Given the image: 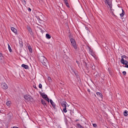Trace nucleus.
Returning <instances> with one entry per match:
<instances>
[{
    "label": "nucleus",
    "instance_id": "obj_12",
    "mask_svg": "<svg viewBox=\"0 0 128 128\" xmlns=\"http://www.w3.org/2000/svg\"><path fill=\"white\" fill-rule=\"evenodd\" d=\"M40 95L42 96V98H48V95H46L44 92L42 93Z\"/></svg>",
    "mask_w": 128,
    "mask_h": 128
},
{
    "label": "nucleus",
    "instance_id": "obj_24",
    "mask_svg": "<svg viewBox=\"0 0 128 128\" xmlns=\"http://www.w3.org/2000/svg\"><path fill=\"white\" fill-rule=\"evenodd\" d=\"M21 1L23 2V4L26 6V0H21Z\"/></svg>",
    "mask_w": 128,
    "mask_h": 128
},
{
    "label": "nucleus",
    "instance_id": "obj_40",
    "mask_svg": "<svg viewBox=\"0 0 128 128\" xmlns=\"http://www.w3.org/2000/svg\"><path fill=\"white\" fill-rule=\"evenodd\" d=\"M34 88H36V87H35Z\"/></svg>",
    "mask_w": 128,
    "mask_h": 128
},
{
    "label": "nucleus",
    "instance_id": "obj_31",
    "mask_svg": "<svg viewBox=\"0 0 128 128\" xmlns=\"http://www.w3.org/2000/svg\"><path fill=\"white\" fill-rule=\"evenodd\" d=\"M65 4L66 5L67 8H70V5L68 4V3H66Z\"/></svg>",
    "mask_w": 128,
    "mask_h": 128
},
{
    "label": "nucleus",
    "instance_id": "obj_34",
    "mask_svg": "<svg viewBox=\"0 0 128 128\" xmlns=\"http://www.w3.org/2000/svg\"><path fill=\"white\" fill-rule=\"evenodd\" d=\"M64 2L65 4L68 3V0H64Z\"/></svg>",
    "mask_w": 128,
    "mask_h": 128
},
{
    "label": "nucleus",
    "instance_id": "obj_22",
    "mask_svg": "<svg viewBox=\"0 0 128 128\" xmlns=\"http://www.w3.org/2000/svg\"><path fill=\"white\" fill-rule=\"evenodd\" d=\"M10 104H11L10 101H8L6 103V106H10Z\"/></svg>",
    "mask_w": 128,
    "mask_h": 128
},
{
    "label": "nucleus",
    "instance_id": "obj_36",
    "mask_svg": "<svg viewBox=\"0 0 128 128\" xmlns=\"http://www.w3.org/2000/svg\"><path fill=\"white\" fill-rule=\"evenodd\" d=\"M1 56H2V54L0 52V58H1Z\"/></svg>",
    "mask_w": 128,
    "mask_h": 128
},
{
    "label": "nucleus",
    "instance_id": "obj_10",
    "mask_svg": "<svg viewBox=\"0 0 128 128\" xmlns=\"http://www.w3.org/2000/svg\"><path fill=\"white\" fill-rule=\"evenodd\" d=\"M90 54H91V56H93V58H94L96 60V56L94 53V51L91 50V51L90 52Z\"/></svg>",
    "mask_w": 128,
    "mask_h": 128
},
{
    "label": "nucleus",
    "instance_id": "obj_42",
    "mask_svg": "<svg viewBox=\"0 0 128 128\" xmlns=\"http://www.w3.org/2000/svg\"><path fill=\"white\" fill-rule=\"evenodd\" d=\"M50 78H49V80H50Z\"/></svg>",
    "mask_w": 128,
    "mask_h": 128
},
{
    "label": "nucleus",
    "instance_id": "obj_9",
    "mask_svg": "<svg viewBox=\"0 0 128 128\" xmlns=\"http://www.w3.org/2000/svg\"><path fill=\"white\" fill-rule=\"evenodd\" d=\"M41 102L43 104L44 106L46 108V106H48V104L46 102V101H44V100H41Z\"/></svg>",
    "mask_w": 128,
    "mask_h": 128
},
{
    "label": "nucleus",
    "instance_id": "obj_26",
    "mask_svg": "<svg viewBox=\"0 0 128 128\" xmlns=\"http://www.w3.org/2000/svg\"><path fill=\"white\" fill-rule=\"evenodd\" d=\"M44 98V100H46V102H50V98H48V96Z\"/></svg>",
    "mask_w": 128,
    "mask_h": 128
},
{
    "label": "nucleus",
    "instance_id": "obj_27",
    "mask_svg": "<svg viewBox=\"0 0 128 128\" xmlns=\"http://www.w3.org/2000/svg\"><path fill=\"white\" fill-rule=\"evenodd\" d=\"M52 106L54 108V110H56V104L53 105Z\"/></svg>",
    "mask_w": 128,
    "mask_h": 128
},
{
    "label": "nucleus",
    "instance_id": "obj_7",
    "mask_svg": "<svg viewBox=\"0 0 128 128\" xmlns=\"http://www.w3.org/2000/svg\"><path fill=\"white\" fill-rule=\"evenodd\" d=\"M1 86H2V88H3V90H8V84H6V83H2L1 84Z\"/></svg>",
    "mask_w": 128,
    "mask_h": 128
},
{
    "label": "nucleus",
    "instance_id": "obj_3",
    "mask_svg": "<svg viewBox=\"0 0 128 128\" xmlns=\"http://www.w3.org/2000/svg\"><path fill=\"white\" fill-rule=\"evenodd\" d=\"M70 42L74 48V50H78V46H76V40L72 38H71L70 39Z\"/></svg>",
    "mask_w": 128,
    "mask_h": 128
},
{
    "label": "nucleus",
    "instance_id": "obj_15",
    "mask_svg": "<svg viewBox=\"0 0 128 128\" xmlns=\"http://www.w3.org/2000/svg\"><path fill=\"white\" fill-rule=\"evenodd\" d=\"M46 38H48V40L50 39V38H52L50 35L48 34H46Z\"/></svg>",
    "mask_w": 128,
    "mask_h": 128
},
{
    "label": "nucleus",
    "instance_id": "obj_5",
    "mask_svg": "<svg viewBox=\"0 0 128 128\" xmlns=\"http://www.w3.org/2000/svg\"><path fill=\"white\" fill-rule=\"evenodd\" d=\"M105 4H107L110 7V10L112 8V3L110 0H105Z\"/></svg>",
    "mask_w": 128,
    "mask_h": 128
},
{
    "label": "nucleus",
    "instance_id": "obj_11",
    "mask_svg": "<svg viewBox=\"0 0 128 128\" xmlns=\"http://www.w3.org/2000/svg\"><path fill=\"white\" fill-rule=\"evenodd\" d=\"M66 102L64 101L62 102V106L63 108H66Z\"/></svg>",
    "mask_w": 128,
    "mask_h": 128
},
{
    "label": "nucleus",
    "instance_id": "obj_28",
    "mask_svg": "<svg viewBox=\"0 0 128 128\" xmlns=\"http://www.w3.org/2000/svg\"><path fill=\"white\" fill-rule=\"evenodd\" d=\"M52 106L54 108V110H56V104L53 105Z\"/></svg>",
    "mask_w": 128,
    "mask_h": 128
},
{
    "label": "nucleus",
    "instance_id": "obj_18",
    "mask_svg": "<svg viewBox=\"0 0 128 128\" xmlns=\"http://www.w3.org/2000/svg\"><path fill=\"white\" fill-rule=\"evenodd\" d=\"M128 111L126 110L124 113V116H128Z\"/></svg>",
    "mask_w": 128,
    "mask_h": 128
},
{
    "label": "nucleus",
    "instance_id": "obj_33",
    "mask_svg": "<svg viewBox=\"0 0 128 128\" xmlns=\"http://www.w3.org/2000/svg\"><path fill=\"white\" fill-rule=\"evenodd\" d=\"M28 11L30 12H32V9L30 8H28Z\"/></svg>",
    "mask_w": 128,
    "mask_h": 128
},
{
    "label": "nucleus",
    "instance_id": "obj_1",
    "mask_svg": "<svg viewBox=\"0 0 128 128\" xmlns=\"http://www.w3.org/2000/svg\"><path fill=\"white\" fill-rule=\"evenodd\" d=\"M38 60L40 62L46 66V68H48V66H50V64L48 63V59L46 58L44 56H39L38 57Z\"/></svg>",
    "mask_w": 128,
    "mask_h": 128
},
{
    "label": "nucleus",
    "instance_id": "obj_23",
    "mask_svg": "<svg viewBox=\"0 0 128 128\" xmlns=\"http://www.w3.org/2000/svg\"><path fill=\"white\" fill-rule=\"evenodd\" d=\"M8 48L10 52H12V48H10V46L9 44H8Z\"/></svg>",
    "mask_w": 128,
    "mask_h": 128
},
{
    "label": "nucleus",
    "instance_id": "obj_39",
    "mask_svg": "<svg viewBox=\"0 0 128 128\" xmlns=\"http://www.w3.org/2000/svg\"><path fill=\"white\" fill-rule=\"evenodd\" d=\"M76 62L77 64H78V61H76Z\"/></svg>",
    "mask_w": 128,
    "mask_h": 128
},
{
    "label": "nucleus",
    "instance_id": "obj_14",
    "mask_svg": "<svg viewBox=\"0 0 128 128\" xmlns=\"http://www.w3.org/2000/svg\"><path fill=\"white\" fill-rule=\"evenodd\" d=\"M28 49L29 50V52H31V54H32V46H28Z\"/></svg>",
    "mask_w": 128,
    "mask_h": 128
},
{
    "label": "nucleus",
    "instance_id": "obj_17",
    "mask_svg": "<svg viewBox=\"0 0 128 128\" xmlns=\"http://www.w3.org/2000/svg\"><path fill=\"white\" fill-rule=\"evenodd\" d=\"M124 16V10L122 9V14H120V16L122 18V16Z\"/></svg>",
    "mask_w": 128,
    "mask_h": 128
},
{
    "label": "nucleus",
    "instance_id": "obj_19",
    "mask_svg": "<svg viewBox=\"0 0 128 128\" xmlns=\"http://www.w3.org/2000/svg\"><path fill=\"white\" fill-rule=\"evenodd\" d=\"M50 103L51 104L52 106H54V104H56L52 101V100H50Z\"/></svg>",
    "mask_w": 128,
    "mask_h": 128
},
{
    "label": "nucleus",
    "instance_id": "obj_4",
    "mask_svg": "<svg viewBox=\"0 0 128 128\" xmlns=\"http://www.w3.org/2000/svg\"><path fill=\"white\" fill-rule=\"evenodd\" d=\"M24 98L26 102H34V98H32V96L28 94L24 96Z\"/></svg>",
    "mask_w": 128,
    "mask_h": 128
},
{
    "label": "nucleus",
    "instance_id": "obj_8",
    "mask_svg": "<svg viewBox=\"0 0 128 128\" xmlns=\"http://www.w3.org/2000/svg\"><path fill=\"white\" fill-rule=\"evenodd\" d=\"M11 30H12V32H14V34H18V30H16V29L14 28H11Z\"/></svg>",
    "mask_w": 128,
    "mask_h": 128
},
{
    "label": "nucleus",
    "instance_id": "obj_29",
    "mask_svg": "<svg viewBox=\"0 0 128 128\" xmlns=\"http://www.w3.org/2000/svg\"><path fill=\"white\" fill-rule=\"evenodd\" d=\"M39 88H42V85L41 84H40L38 85Z\"/></svg>",
    "mask_w": 128,
    "mask_h": 128
},
{
    "label": "nucleus",
    "instance_id": "obj_25",
    "mask_svg": "<svg viewBox=\"0 0 128 128\" xmlns=\"http://www.w3.org/2000/svg\"><path fill=\"white\" fill-rule=\"evenodd\" d=\"M62 110L64 112H68V110H66V108H63Z\"/></svg>",
    "mask_w": 128,
    "mask_h": 128
},
{
    "label": "nucleus",
    "instance_id": "obj_16",
    "mask_svg": "<svg viewBox=\"0 0 128 128\" xmlns=\"http://www.w3.org/2000/svg\"><path fill=\"white\" fill-rule=\"evenodd\" d=\"M96 94L97 96H100V98H102V93L100 92H97Z\"/></svg>",
    "mask_w": 128,
    "mask_h": 128
},
{
    "label": "nucleus",
    "instance_id": "obj_2",
    "mask_svg": "<svg viewBox=\"0 0 128 128\" xmlns=\"http://www.w3.org/2000/svg\"><path fill=\"white\" fill-rule=\"evenodd\" d=\"M121 58H122L120 61L121 64H124V68H128V62L126 60L128 56H126V55H124L122 56Z\"/></svg>",
    "mask_w": 128,
    "mask_h": 128
},
{
    "label": "nucleus",
    "instance_id": "obj_21",
    "mask_svg": "<svg viewBox=\"0 0 128 128\" xmlns=\"http://www.w3.org/2000/svg\"><path fill=\"white\" fill-rule=\"evenodd\" d=\"M91 66L92 70H94V68H96V66L94 64V63H92Z\"/></svg>",
    "mask_w": 128,
    "mask_h": 128
},
{
    "label": "nucleus",
    "instance_id": "obj_35",
    "mask_svg": "<svg viewBox=\"0 0 128 128\" xmlns=\"http://www.w3.org/2000/svg\"><path fill=\"white\" fill-rule=\"evenodd\" d=\"M88 92H90V89H88Z\"/></svg>",
    "mask_w": 128,
    "mask_h": 128
},
{
    "label": "nucleus",
    "instance_id": "obj_13",
    "mask_svg": "<svg viewBox=\"0 0 128 128\" xmlns=\"http://www.w3.org/2000/svg\"><path fill=\"white\" fill-rule=\"evenodd\" d=\"M22 67L24 68H25L26 70H28V66L24 64H22Z\"/></svg>",
    "mask_w": 128,
    "mask_h": 128
},
{
    "label": "nucleus",
    "instance_id": "obj_38",
    "mask_svg": "<svg viewBox=\"0 0 128 128\" xmlns=\"http://www.w3.org/2000/svg\"><path fill=\"white\" fill-rule=\"evenodd\" d=\"M78 120H76V122H78Z\"/></svg>",
    "mask_w": 128,
    "mask_h": 128
},
{
    "label": "nucleus",
    "instance_id": "obj_6",
    "mask_svg": "<svg viewBox=\"0 0 128 128\" xmlns=\"http://www.w3.org/2000/svg\"><path fill=\"white\" fill-rule=\"evenodd\" d=\"M27 30L28 32H30V36H34V32H32V28H30V26H27Z\"/></svg>",
    "mask_w": 128,
    "mask_h": 128
},
{
    "label": "nucleus",
    "instance_id": "obj_37",
    "mask_svg": "<svg viewBox=\"0 0 128 128\" xmlns=\"http://www.w3.org/2000/svg\"><path fill=\"white\" fill-rule=\"evenodd\" d=\"M12 128H18V126H14Z\"/></svg>",
    "mask_w": 128,
    "mask_h": 128
},
{
    "label": "nucleus",
    "instance_id": "obj_41",
    "mask_svg": "<svg viewBox=\"0 0 128 128\" xmlns=\"http://www.w3.org/2000/svg\"><path fill=\"white\" fill-rule=\"evenodd\" d=\"M50 78H49V80H50Z\"/></svg>",
    "mask_w": 128,
    "mask_h": 128
},
{
    "label": "nucleus",
    "instance_id": "obj_32",
    "mask_svg": "<svg viewBox=\"0 0 128 128\" xmlns=\"http://www.w3.org/2000/svg\"><path fill=\"white\" fill-rule=\"evenodd\" d=\"M93 126L94 127V128H96V126H98L96 125V124H93Z\"/></svg>",
    "mask_w": 128,
    "mask_h": 128
},
{
    "label": "nucleus",
    "instance_id": "obj_20",
    "mask_svg": "<svg viewBox=\"0 0 128 128\" xmlns=\"http://www.w3.org/2000/svg\"><path fill=\"white\" fill-rule=\"evenodd\" d=\"M76 126L78 128H84L82 126V125H80V124H76Z\"/></svg>",
    "mask_w": 128,
    "mask_h": 128
},
{
    "label": "nucleus",
    "instance_id": "obj_30",
    "mask_svg": "<svg viewBox=\"0 0 128 128\" xmlns=\"http://www.w3.org/2000/svg\"><path fill=\"white\" fill-rule=\"evenodd\" d=\"M122 74H123L124 76H126V71H124V72H122Z\"/></svg>",
    "mask_w": 128,
    "mask_h": 128
}]
</instances>
